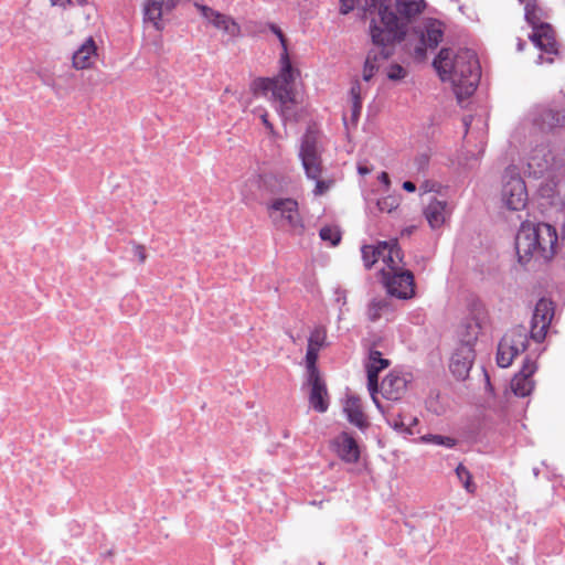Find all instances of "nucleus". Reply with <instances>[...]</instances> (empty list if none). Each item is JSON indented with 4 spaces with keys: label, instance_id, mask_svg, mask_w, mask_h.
Wrapping results in <instances>:
<instances>
[{
    "label": "nucleus",
    "instance_id": "1",
    "mask_svg": "<svg viewBox=\"0 0 565 565\" xmlns=\"http://www.w3.org/2000/svg\"><path fill=\"white\" fill-rule=\"evenodd\" d=\"M433 64L440 79L451 84L460 104L476 92L481 71L473 51L443 49Z\"/></svg>",
    "mask_w": 565,
    "mask_h": 565
},
{
    "label": "nucleus",
    "instance_id": "2",
    "mask_svg": "<svg viewBox=\"0 0 565 565\" xmlns=\"http://www.w3.org/2000/svg\"><path fill=\"white\" fill-rule=\"evenodd\" d=\"M526 167L530 175L542 179L537 186L540 196L552 205H565V160L541 145L529 153Z\"/></svg>",
    "mask_w": 565,
    "mask_h": 565
},
{
    "label": "nucleus",
    "instance_id": "3",
    "mask_svg": "<svg viewBox=\"0 0 565 565\" xmlns=\"http://www.w3.org/2000/svg\"><path fill=\"white\" fill-rule=\"evenodd\" d=\"M269 30L278 38L282 52L280 54V71L274 78H256L250 85L254 94L267 95L269 92L275 100L280 104V113L284 117L287 116L289 104L296 102L295 84L300 73L294 68L288 55L287 40L276 24H269Z\"/></svg>",
    "mask_w": 565,
    "mask_h": 565
},
{
    "label": "nucleus",
    "instance_id": "4",
    "mask_svg": "<svg viewBox=\"0 0 565 565\" xmlns=\"http://www.w3.org/2000/svg\"><path fill=\"white\" fill-rule=\"evenodd\" d=\"M515 248L521 262L550 260L557 254V228L548 223H522Z\"/></svg>",
    "mask_w": 565,
    "mask_h": 565
},
{
    "label": "nucleus",
    "instance_id": "5",
    "mask_svg": "<svg viewBox=\"0 0 565 565\" xmlns=\"http://www.w3.org/2000/svg\"><path fill=\"white\" fill-rule=\"evenodd\" d=\"M391 0H364L363 9L370 13V34L379 45L393 44L404 39L406 24L390 10Z\"/></svg>",
    "mask_w": 565,
    "mask_h": 565
},
{
    "label": "nucleus",
    "instance_id": "6",
    "mask_svg": "<svg viewBox=\"0 0 565 565\" xmlns=\"http://www.w3.org/2000/svg\"><path fill=\"white\" fill-rule=\"evenodd\" d=\"M524 11L525 19L532 28V33L529 35L530 40L542 52L536 63H552L553 56L558 53V44L553 28L546 21L548 18L547 11L536 0L526 1Z\"/></svg>",
    "mask_w": 565,
    "mask_h": 565
},
{
    "label": "nucleus",
    "instance_id": "7",
    "mask_svg": "<svg viewBox=\"0 0 565 565\" xmlns=\"http://www.w3.org/2000/svg\"><path fill=\"white\" fill-rule=\"evenodd\" d=\"M271 223L280 230L300 232L303 227L298 202L290 198H276L267 204Z\"/></svg>",
    "mask_w": 565,
    "mask_h": 565
},
{
    "label": "nucleus",
    "instance_id": "8",
    "mask_svg": "<svg viewBox=\"0 0 565 565\" xmlns=\"http://www.w3.org/2000/svg\"><path fill=\"white\" fill-rule=\"evenodd\" d=\"M526 330L522 326H514L502 335L497 348V365L508 367L514 358L525 349Z\"/></svg>",
    "mask_w": 565,
    "mask_h": 565
},
{
    "label": "nucleus",
    "instance_id": "9",
    "mask_svg": "<svg viewBox=\"0 0 565 565\" xmlns=\"http://www.w3.org/2000/svg\"><path fill=\"white\" fill-rule=\"evenodd\" d=\"M501 200L513 211L522 210L526 205V188L515 168H509L502 178Z\"/></svg>",
    "mask_w": 565,
    "mask_h": 565
},
{
    "label": "nucleus",
    "instance_id": "10",
    "mask_svg": "<svg viewBox=\"0 0 565 565\" xmlns=\"http://www.w3.org/2000/svg\"><path fill=\"white\" fill-rule=\"evenodd\" d=\"M382 281L390 296L402 300L412 299L415 296V279L411 270L404 266L397 270H387Z\"/></svg>",
    "mask_w": 565,
    "mask_h": 565
},
{
    "label": "nucleus",
    "instance_id": "11",
    "mask_svg": "<svg viewBox=\"0 0 565 565\" xmlns=\"http://www.w3.org/2000/svg\"><path fill=\"white\" fill-rule=\"evenodd\" d=\"M299 158L308 179H317L322 174L321 147L316 134L308 131L303 136Z\"/></svg>",
    "mask_w": 565,
    "mask_h": 565
},
{
    "label": "nucleus",
    "instance_id": "12",
    "mask_svg": "<svg viewBox=\"0 0 565 565\" xmlns=\"http://www.w3.org/2000/svg\"><path fill=\"white\" fill-rule=\"evenodd\" d=\"M444 24L435 19H427L423 25L418 28L419 44L414 49V57L417 61H423L426 57L428 49L434 50L443 40Z\"/></svg>",
    "mask_w": 565,
    "mask_h": 565
},
{
    "label": "nucleus",
    "instance_id": "13",
    "mask_svg": "<svg viewBox=\"0 0 565 565\" xmlns=\"http://www.w3.org/2000/svg\"><path fill=\"white\" fill-rule=\"evenodd\" d=\"M194 6L205 22L216 30L222 31L224 34L233 39L242 36V28L232 17L200 2H194Z\"/></svg>",
    "mask_w": 565,
    "mask_h": 565
},
{
    "label": "nucleus",
    "instance_id": "14",
    "mask_svg": "<svg viewBox=\"0 0 565 565\" xmlns=\"http://www.w3.org/2000/svg\"><path fill=\"white\" fill-rule=\"evenodd\" d=\"M454 204L447 200L433 198L424 207L423 214L433 231L443 228L450 220Z\"/></svg>",
    "mask_w": 565,
    "mask_h": 565
},
{
    "label": "nucleus",
    "instance_id": "15",
    "mask_svg": "<svg viewBox=\"0 0 565 565\" xmlns=\"http://www.w3.org/2000/svg\"><path fill=\"white\" fill-rule=\"evenodd\" d=\"M554 316V307L551 300L540 299L533 311L531 320V337L535 341H542L545 338L547 329Z\"/></svg>",
    "mask_w": 565,
    "mask_h": 565
},
{
    "label": "nucleus",
    "instance_id": "16",
    "mask_svg": "<svg viewBox=\"0 0 565 565\" xmlns=\"http://www.w3.org/2000/svg\"><path fill=\"white\" fill-rule=\"evenodd\" d=\"M307 371V385L309 386V403L311 407L324 413L329 407L328 391L324 381L321 379L319 370Z\"/></svg>",
    "mask_w": 565,
    "mask_h": 565
},
{
    "label": "nucleus",
    "instance_id": "17",
    "mask_svg": "<svg viewBox=\"0 0 565 565\" xmlns=\"http://www.w3.org/2000/svg\"><path fill=\"white\" fill-rule=\"evenodd\" d=\"M390 366V361L382 356V353L377 350L371 349L365 362V369L367 373V388L371 397L379 409L382 411V406L376 397L377 393V376L379 373Z\"/></svg>",
    "mask_w": 565,
    "mask_h": 565
},
{
    "label": "nucleus",
    "instance_id": "18",
    "mask_svg": "<svg viewBox=\"0 0 565 565\" xmlns=\"http://www.w3.org/2000/svg\"><path fill=\"white\" fill-rule=\"evenodd\" d=\"M411 375L399 371L390 372L381 383V393L384 398L398 401L406 392Z\"/></svg>",
    "mask_w": 565,
    "mask_h": 565
},
{
    "label": "nucleus",
    "instance_id": "19",
    "mask_svg": "<svg viewBox=\"0 0 565 565\" xmlns=\"http://www.w3.org/2000/svg\"><path fill=\"white\" fill-rule=\"evenodd\" d=\"M331 449L345 463H355L360 459V447L356 440L345 431L331 440Z\"/></svg>",
    "mask_w": 565,
    "mask_h": 565
},
{
    "label": "nucleus",
    "instance_id": "20",
    "mask_svg": "<svg viewBox=\"0 0 565 565\" xmlns=\"http://www.w3.org/2000/svg\"><path fill=\"white\" fill-rule=\"evenodd\" d=\"M536 371V364L530 358H526L523 362L522 369L514 375L511 381V391L514 395L525 397L531 394L534 388V382L532 375Z\"/></svg>",
    "mask_w": 565,
    "mask_h": 565
},
{
    "label": "nucleus",
    "instance_id": "21",
    "mask_svg": "<svg viewBox=\"0 0 565 565\" xmlns=\"http://www.w3.org/2000/svg\"><path fill=\"white\" fill-rule=\"evenodd\" d=\"M328 345L327 329L323 326L315 327L308 338L306 353V370H318L317 361L321 349Z\"/></svg>",
    "mask_w": 565,
    "mask_h": 565
},
{
    "label": "nucleus",
    "instance_id": "22",
    "mask_svg": "<svg viewBox=\"0 0 565 565\" xmlns=\"http://www.w3.org/2000/svg\"><path fill=\"white\" fill-rule=\"evenodd\" d=\"M97 56L96 42L89 36L74 51L72 66L77 71L89 70L95 65Z\"/></svg>",
    "mask_w": 565,
    "mask_h": 565
},
{
    "label": "nucleus",
    "instance_id": "23",
    "mask_svg": "<svg viewBox=\"0 0 565 565\" xmlns=\"http://www.w3.org/2000/svg\"><path fill=\"white\" fill-rule=\"evenodd\" d=\"M475 360L473 349L469 345H458L450 359V371L458 379H466Z\"/></svg>",
    "mask_w": 565,
    "mask_h": 565
},
{
    "label": "nucleus",
    "instance_id": "24",
    "mask_svg": "<svg viewBox=\"0 0 565 565\" xmlns=\"http://www.w3.org/2000/svg\"><path fill=\"white\" fill-rule=\"evenodd\" d=\"M375 45L382 49L372 50L367 53L362 70V78L365 83H369L373 78V76L379 72L382 63L391 55V51L387 49L390 44Z\"/></svg>",
    "mask_w": 565,
    "mask_h": 565
},
{
    "label": "nucleus",
    "instance_id": "25",
    "mask_svg": "<svg viewBox=\"0 0 565 565\" xmlns=\"http://www.w3.org/2000/svg\"><path fill=\"white\" fill-rule=\"evenodd\" d=\"M404 255L397 243V241L393 239L387 242L386 248L383 252V256L381 259L382 267L380 268L381 277L385 276L387 270H397V268L404 266L403 262Z\"/></svg>",
    "mask_w": 565,
    "mask_h": 565
},
{
    "label": "nucleus",
    "instance_id": "26",
    "mask_svg": "<svg viewBox=\"0 0 565 565\" xmlns=\"http://www.w3.org/2000/svg\"><path fill=\"white\" fill-rule=\"evenodd\" d=\"M343 412L348 420L360 429L367 427L366 416L362 408L361 399L352 394H348L343 401Z\"/></svg>",
    "mask_w": 565,
    "mask_h": 565
},
{
    "label": "nucleus",
    "instance_id": "27",
    "mask_svg": "<svg viewBox=\"0 0 565 565\" xmlns=\"http://www.w3.org/2000/svg\"><path fill=\"white\" fill-rule=\"evenodd\" d=\"M162 4L159 0H145L142 3L143 21L151 23L157 31L164 29Z\"/></svg>",
    "mask_w": 565,
    "mask_h": 565
},
{
    "label": "nucleus",
    "instance_id": "28",
    "mask_svg": "<svg viewBox=\"0 0 565 565\" xmlns=\"http://www.w3.org/2000/svg\"><path fill=\"white\" fill-rule=\"evenodd\" d=\"M386 244L387 242H377L376 244L363 245L361 247L362 260L366 269H370L375 264L381 263Z\"/></svg>",
    "mask_w": 565,
    "mask_h": 565
},
{
    "label": "nucleus",
    "instance_id": "29",
    "mask_svg": "<svg viewBox=\"0 0 565 565\" xmlns=\"http://www.w3.org/2000/svg\"><path fill=\"white\" fill-rule=\"evenodd\" d=\"M426 8L424 0H396V10L401 17L412 20Z\"/></svg>",
    "mask_w": 565,
    "mask_h": 565
},
{
    "label": "nucleus",
    "instance_id": "30",
    "mask_svg": "<svg viewBox=\"0 0 565 565\" xmlns=\"http://www.w3.org/2000/svg\"><path fill=\"white\" fill-rule=\"evenodd\" d=\"M388 425L396 431L405 435H414V429L418 424V419L408 415H397L387 418Z\"/></svg>",
    "mask_w": 565,
    "mask_h": 565
},
{
    "label": "nucleus",
    "instance_id": "31",
    "mask_svg": "<svg viewBox=\"0 0 565 565\" xmlns=\"http://www.w3.org/2000/svg\"><path fill=\"white\" fill-rule=\"evenodd\" d=\"M479 334V324L475 321H469L458 329L459 345H469L473 349V343Z\"/></svg>",
    "mask_w": 565,
    "mask_h": 565
},
{
    "label": "nucleus",
    "instance_id": "32",
    "mask_svg": "<svg viewBox=\"0 0 565 565\" xmlns=\"http://www.w3.org/2000/svg\"><path fill=\"white\" fill-rule=\"evenodd\" d=\"M391 311L390 301L385 298L373 299L367 307V318L371 321L379 320L383 315H386Z\"/></svg>",
    "mask_w": 565,
    "mask_h": 565
},
{
    "label": "nucleus",
    "instance_id": "33",
    "mask_svg": "<svg viewBox=\"0 0 565 565\" xmlns=\"http://www.w3.org/2000/svg\"><path fill=\"white\" fill-rule=\"evenodd\" d=\"M422 444H431L438 447L452 448L456 445V440L449 436L438 434L423 435L418 439Z\"/></svg>",
    "mask_w": 565,
    "mask_h": 565
},
{
    "label": "nucleus",
    "instance_id": "34",
    "mask_svg": "<svg viewBox=\"0 0 565 565\" xmlns=\"http://www.w3.org/2000/svg\"><path fill=\"white\" fill-rule=\"evenodd\" d=\"M541 125L550 128L565 125V111L545 110L541 118Z\"/></svg>",
    "mask_w": 565,
    "mask_h": 565
},
{
    "label": "nucleus",
    "instance_id": "35",
    "mask_svg": "<svg viewBox=\"0 0 565 565\" xmlns=\"http://www.w3.org/2000/svg\"><path fill=\"white\" fill-rule=\"evenodd\" d=\"M455 472L465 490L469 493H475L476 484L472 482V476L470 471L463 465L460 463L456 468Z\"/></svg>",
    "mask_w": 565,
    "mask_h": 565
},
{
    "label": "nucleus",
    "instance_id": "36",
    "mask_svg": "<svg viewBox=\"0 0 565 565\" xmlns=\"http://www.w3.org/2000/svg\"><path fill=\"white\" fill-rule=\"evenodd\" d=\"M401 204V198L395 194H391L377 200L376 205L380 212L392 213Z\"/></svg>",
    "mask_w": 565,
    "mask_h": 565
},
{
    "label": "nucleus",
    "instance_id": "37",
    "mask_svg": "<svg viewBox=\"0 0 565 565\" xmlns=\"http://www.w3.org/2000/svg\"><path fill=\"white\" fill-rule=\"evenodd\" d=\"M320 238L331 246H337L341 241V233L337 226L327 225L320 230Z\"/></svg>",
    "mask_w": 565,
    "mask_h": 565
},
{
    "label": "nucleus",
    "instance_id": "38",
    "mask_svg": "<svg viewBox=\"0 0 565 565\" xmlns=\"http://www.w3.org/2000/svg\"><path fill=\"white\" fill-rule=\"evenodd\" d=\"M312 180L316 181V185L313 189V194L316 196L326 194L334 185L333 179H330V178L323 179L322 174L320 177H318L317 179H312Z\"/></svg>",
    "mask_w": 565,
    "mask_h": 565
},
{
    "label": "nucleus",
    "instance_id": "39",
    "mask_svg": "<svg viewBox=\"0 0 565 565\" xmlns=\"http://www.w3.org/2000/svg\"><path fill=\"white\" fill-rule=\"evenodd\" d=\"M386 75L391 81H401L406 77L407 71L398 64H391L386 70Z\"/></svg>",
    "mask_w": 565,
    "mask_h": 565
},
{
    "label": "nucleus",
    "instance_id": "40",
    "mask_svg": "<svg viewBox=\"0 0 565 565\" xmlns=\"http://www.w3.org/2000/svg\"><path fill=\"white\" fill-rule=\"evenodd\" d=\"M366 88L362 85V83L356 82L352 85L350 89L351 100H360L362 102L363 96L365 95Z\"/></svg>",
    "mask_w": 565,
    "mask_h": 565
},
{
    "label": "nucleus",
    "instance_id": "41",
    "mask_svg": "<svg viewBox=\"0 0 565 565\" xmlns=\"http://www.w3.org/2000/svg\"><path fill=\"white\" fill-rule=\"evenodd\" d=\"M557 254L565 257V221L557 230Z\"/></svg>",
    "mask_w": 565,
    "mask_h": 565
},
{
    "label": "nucleus",
    "instance_id": "42",
    "mask_svg": "<svg viewBox=\"0 0 565 565\" xmlns=\"http://www.w3.org/2000/svg\"><path fill=\"white\" fill-rule=\"evenodd\" d=\"M50 3L53 7H60V8L66 9L68 7H73L75 4L85 6L87 3V0H50Z\"/></svg>",
    "mask_w": 565,
    "mask_h": 565
},
{
    "label": "nucleus",
    "instance_id": "43",
    "mask_svg": "<svg viewBox=\"0 0 565 565\" xmlns=\"http://www.w3.org/2000/svg\"><path fill=\"white\" fill-rule=\"evenodd\" d=\"M438 188L439 185L436 182L426 180L420 184L419 189L423 191V193H429L437 192Z\"/></svg>",
    "mask_w": 565,
    "mask_h": 565
},
{
    "label": "nucleus",
    "instance_id": "44",
    "mask_svg": "<svg viewBox=\"0 0 565 565\" xmlns=\"http://www.w3.org/2000/svg\"><path fill=\"white\" fill-rule=\"evenodd\" d=\"M355 4V0H340V12L342 14H348L353 10Z\"/></svg>",
    "mask_w": 565,
    "mask_h": 565
},
{
    "label": "nucleus",
    "instance_id": "45",
    "mask_svg": "<svg viewBox=\"0 0 565 565\" xmlns=\"http://www.w3.org/2000/svg\"><path fill=\"white\" fill-rule=\"evenodd\" d=\"M162 4V10L164 12H171L179 4L178 0H159Z\"/></svg>",
    "mask_w": 565,
    "mask_h": 565
},
{
    "label": "nucleus",
    "instance_id": "46",
    "mask_svg": "<svg viewBox=\"0 0 565 565\" xmlns=\"http://www.w3.org/2000/svg\"><path fill=\"white\" fill-rule=\"evenodd\" d=\"M134 255L138 258V260L140 263H145V260L147 258V254H146L145 247L141 246V245H136L134 247Z\"/></svg>",
    "mask_w": 565,
    "mask_h": 565
},
{
    "label": "nucleus",
    "instance_id": "47",
    "mask_svg": "<svg viewBox=\"0 0 565 565\" xmlns=\"http://www.w3.org/2000/svg\"><path fill=\"white\" fill-rule=\"evenodd\" d=\"M415 163L417 164L418 171H424L428 166V158L425 154H422L415 159Z\"/></svg>",
    "mask_w": 565,
    "mask_h": 565
},
{
    "label": "nucleus",
    "instance_id": "48",
    "mask_svg": "<svg viewBox=\"0 0 565 565\" xmlns=\"http://www.w3.org/2000/svg\"><path fill=\"white\" fill-rule=\"evenodd\" d=\"M263 124L265 125V127L267 128V130L269 131L270 135H274L275 134V130H274V127L271 125V122L268 120V115L267 113H262L259 115Z\"/></svg>",
    "mask_w": 565,
    "mask_h": 565
},
{
    "label": "nucleus",
    "instance_id": "49",
    "mask_svg": "<svg viewBox=\"0 0 565 565\" xmlns=\"http://www.w3.org/2000/svg\"><path fill=\"white\" fill-rule=\"evenodd\" d=\"M362 109V102L352 100V117L358 118Z\"/></svg>",
    "mask_w": 565,
    "mask_h": 565
},
{
    "label": "nucleus",
    "instance_id": "50",
    "mask_svg": "<svg viewBox=\"0 0 565 565\" xmlns=\"http://www.w3.org/2000/svg\"><path fill=\"white\" fill-rule=\"evenodd\" d=\"M377 179L385 186L386 190L390 189L391 180L386 172H381Z\"/></svg>",
    "mask_w": 565,
    "mask_h": 565
},
{
    "label": "nucleus",
    "instance_id": "51",
    "mask_svg": "<svg viewBox=\"0 0 565 565\" xmlns=\"http://www.w3.org/2000/svg\"><path fill=\"white\" fill-rule=\"evenodd\" d=\"M403 189L407 192H415L416 191V185L415 183H413L412 181H405L403 182Z\"/></svg>",
    "mask_w": 565,
    "mask_h": 565
},
{
    "label": "nucleus",
    "instance_id": "52",
    "mask_svg": "<svg viewBox=\"0 0 565 565\" xmlns=\"http://www.w3.org/2000/svg\"><path fill=\"white\" fill-rule=\"evenodd\" d=\"M358 172L361 174V175H365V174H369L371 172V169L367 168L366 166L364 164H359L358 166Z\"/></svg>",
    "mask_w": 565,
    "mask_h": 565
},
{
    "label": "nucleus",
    "instance_id": "53",
    "mask_svg": "<svg viewBox=\"0 0 565 565\" xmlns=\"http://www.w3.org/2000/svg\"><path fill=\"white\" fill-rule=\"evenodd\" d=\"M337 295H338V297H337V300H338V301H340L341 299H343V300L345 299V294H344V291L338 290V291H337Z\"/></svg>",
    "mask_w": 565,
    "mask_h": 565
},
{
    "label": "nucleus",
    "instance_id": "54",
    "mask_svg": "<svg viewBox=\"0 0 565 565\" xmlns=\"http://www.w3.org/2000/svg\"><path fill=\"white\" fill-rule=\"evenodd\" d=\"M486 381H487V385L489 387H491V383H490V376L486 373Z\"/></svg>",
    "mask_w": 565,
    "mask_h": 565
},
{
    "label": "nucleus",
    "instance_id": "55",
    "mask_svg": "<svg viewBox=\"0 0 565 565\" xmlns=\"http://www.w3.org/2000/svg\"><path fill=\"white\" fill-rule=\"evenodd\" d=\"M523 45H524V43H523V42H521V41H519V43H518V49H519V51H521V50L523 49Z\"/></svg>",
    "mask_w": 565,
    "mask_h": 565
}]
</instances>
